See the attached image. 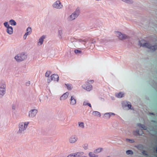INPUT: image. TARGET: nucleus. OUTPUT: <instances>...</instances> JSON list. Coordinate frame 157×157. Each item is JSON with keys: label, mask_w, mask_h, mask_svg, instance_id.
<instances>
[{"label": "nucleus", "mask_w": 157, "mask_h": 157, "mask_svg": "<svg viewBox=\"0 0 157 157\" xmlns=\"http://www.w3.org/2000/svg\"><path fill=\"white\" fill-rule=\"evenodd\" d=\"M59 34L61 36V38H62L61 34L62 33V31L61 30H59L58 32Z\"/></svg>", "instance_id": "obj_35"}, {"label": "nucleus", "mask_w": 157, "mask_h": 157, "mask_svg": "<svg viewBox=\"0 0 157 157\" xmlns=\"http://www.w3.org/2000/svg\"><path fill=\"white\" fill-rule=\"evenodd\" d=\"M116 35L119 38L120 40H123L126 39L127 36L124 35L122 34L121 33L118 32H116Z\"/></svg>", "instance_id": "obj_7"}, {"label": "nucleus", "mask_w": 157, "mask_h": 157, "mask_svg": "<svg viewBox=\"0 0 157 157\" xmlns=\"http://www.w3.org/2000/svg\"><path fill=\"white\" fill-rule=\"evenodd\" d=\"M12 108H13V109H15V108L14 107V106H13Z\"/></svg>", "instance_id": "obj_41"}, {"label": "nucleus", "mask_w": 157, "mask_h": 157, "mask_svg": "<svg viewBox=\"0 0 157 157\" xmlns=\"http://www.w3.org/2000/svg\"><path fill=\"white\" fill-rule=\"evenodd\" d=\"M74 52L76 54H77L78 53H81L82 52L81 51L78 50H75Z\"/></svg>", "instance_id": "obj_29"}, {"label": "nucleus", "mask_w": 157, "mask_h": 157, "mask_svg": "<svg viewBox=\"0 0 157 157\" xmlns=\"http://www.w3.org/2000/svg\"><path fill=\"white\" fill-rule=\"evenodd\" d=\"M142 153L144 155L146 156L147 155V152L146 151L144 150L142 151Z\"/></svg>", "instance_id": "obj_32"}, {"label": "nucleus", "mask_w": 157, "mask_h": 157, "mask_svg": "<svg viewBox=\"0 0 157 157\" xmlns=\"http://www.w3.org/2000/svg\"><path fill=\"white\" fill-rule=\"evenodd\" d=\"M88 146V145L87 144H85L83 146V147L85 149H87Z\"/></svg>", "instance_id": "obj_31"}, {"label": "nucleus", "mask_w": 157, "mask_h": 157, "mask_svg": "<svg viewBox=\"0 0 157 157\" xmlns=\"http://www.w3.org/2000/svg\"><path fill=\"white\" fill-rule=\"evenodd\" d=\"M53 6L54 8L59 9L61 8L63 6L59 1H57L53 4Z\"/></svg>", "instance_id": "obj_6"}, {"label": "nucleus", "mask_w": 157, "mask_h": 157, "mask_svg": "<svg viewBox=\"0 0 157 157\" xmlns=\"http://www.w3.org/2000/svg\"><path fill=\"white\" fill-rule=\"evenodd\" d=\"M76 103V100L75 97L73 96H71L70 99V104L72 105H74Z\"/></svg>", "instance_id": "obj_11"}, {"label": "nucleus", "mask_w": 157, "mask_h": 157, "mask_svg": "<svg viewBox=\"0 0 157 157\" xmlns=\"http://www.w3.org/2000/svg\"><path fill=\"white\" fill-rule=\"evenodd\" d=\"M29 122H27L24 123L23 122L19 124V131L20 132H21L25 130L27 128Z\"/></svg>", "instance_id": "obj_3"}, {"label": "nucleus", "mask_w": 157, "mask_h": 157, "mask_svg": "<svg viewBox=\"0 0 157 157\" xmlns=\"http://www.w3.org/2000/svg\"><path fill=\"white\" fill-rule=\"evenodd\" d=\"M126 154L127 155L131 154L132 155L133 154V152L131 150H128L126 152Z\"/></svg>", "instance_id": "obj_25"}, {"label": "nucleus", "mask_w": 157, "mask_h": 157, "mask_svg": "<svg viewBox=\"0 0 157 157\" xmlns=\"http://www.w3.org/2000/svg\"><path fill=\"white\" fill-rule=\"evenodd\" d=\"M26 31L27 32L25 33H27L28 35L29 34L31 33L32 31L31 28L30 27H28L26 30Z\"/></svg>", "instance_id": "obj_20"}, {"label": "nucleus", "mask_w": 157, "mask_h": 157, "mask_svg": "<svg viewBox=\"0 0 157 157\" xmlns=\"http://www.w3.org/2000/svg\"><path fill=\"white\" fill-rule=\"evenodd\" d=\"M151 114H152V115H154L153 113H152Z\"/></svg>", "instance_id": "obj_43"}, {"label": "nucleus", "mask_w": 157, "mask_h": 157, "mask_svg": "<svg viewBox=\"0 0 157 157\" xmlns=\"http://www.w3.org/2000/svg\"><path fill=\"white\" fill-rule=\"evenodd\" d=\"M52 80H51V79H48V83H49Z\"/></svg>", "instance_id": "obj_38"}, {"label": "nucleus", "mask_w": 157, "mask_h": 157, "mask_svg": "<svg viewBox=\"0 0 157 157\" xmlns=\"http://www.w3.org/2000/svg\"><path fill=\"white\" fill-rule=\"evenodd\" d=\"M69 93L68 92H66L64 94L60 97V99L61 100H64L67 98L68 97Z\"/></svg>", "instance_id": "obj_10"}, {"label": "nucleus", "mask_w": 157, "mask_h": 157, "mask_svg": "<svg viewBox=\"0 0 157 157\" xmlns=\"http://www.w3.org/2000/svg\"><path fill=\"white\" fill-rule=\"evenodd\" d=\"M102 150V148H98L94 151V152L95 153H98L100 152Z\"/></svg>", "instance_id": "obj_23"}, {"label": "nucleus", "mask_w": 157, "mask_h": 157, "mask_svg": "<svg viewBox=\"0 0 157 157\" xmlns=\"http://www.w3.org/2000/svg\"><path fill=\"white\" fill-rule=\"evenodd\" d=\"M94 82V81L93 80H90L88 81L87 82L89 83H92Z\"/></svg>", "instance_id": "obj_34"}, {"label": "nucleus", "mask_w": 157, "mask_h": 157, "mask_svg": "<svg viewBox=\"0 0 157 157\" xmlns=\"http://www.w3.org/2000/svg\"><path fill=\"white\" fill-rule=\"evenodd\" d=\"M127 106L129 109H130L131 108L132 105L131 104H128Z\"/></svg>", "instance_id": "obj_37"}, {"label": "nucleus", "mask_w": 157, "mask_h": 157, "mask_svg": "<svg viewBox=\"0 0 157 157\" xmlns=\"http://www.w3.org/2000/svg\"><path fill=\"white\" fill-rule=\"evenodd\" d=\"M139 44L140 46H142L143 47L147 48L153 51L157 49V45L152 46L148 43H144L142 44L141 43V41H139Z\"/></svg>", "instance_id": "obj_1"}, {"label": "nucleus", "mask_w": 157, "mask_h": 157, "mask_svg": "<svg viewBox=\"0 0 157 157\" xmlns=\"http://www.w3.org/2000/svg\"><path fill=\"white\" fill-rule=\"evenodd\" d=\"M51 74V72L49 71H47L45 74V76L46 77H48Z\"/></svg>", "instance_id": "obj_27"}, {"label": "nucleus", "mask_w": 157, "mask_h": 157, "mask_svg": "<svg viewBox=\"0 0 157 157\" xmlns=\"http://www.w3.org/2000/svg\"><path fill=\"white\" fill-rule=\"evenodd\" d=\"M26 58V56L25 54L22 53L17 55L15 57V59L17 62H21L25 60Z\"/></svg>", "instance_id": "obj_2"}, {"label": "nucleus", "mask_w": 157, "mask_h": 157, "mask_svg": "<svg viewBox=\"0 0 157 157\" xmlns=\"http://www.w3.org/2000/svg\"><path fill=\"white\" fill-rule=\"evenodd\" d=\"M4 26L6 27L7 28H8V27H10V26H9V25L8 24V22H6L4 23Z\"/></svg>", "instance_id": "obj_30"}, {"label": "nucleus", "mask_w": 157, "mask_h": 157, "mask_svg": "<svg viewBox=\"0 0 157 157\" xmlns=\"http://www.w3.org/2000/svg\"><path fill=\"white\" fill-rule=\"evenodd\" d=\"M92 86L91 85H90L86 87L85 88H84L88 91H90L91 90Z\"/></svg>", "instance_id": "obj_19"}, {"label": "nucleus", "mask_w": 157, "mask_h": 157, "mask_svg": "<svg viewBox=\"0 0 157 157\" xmlns=\"http://www.w3.org/2000/svg\"><path fill=\"white\" fill-rule=\"evenodd\" d=\"M10 23L11 25H16V22L13 20H10Z\"/></svg>", "instance_id": "obj_21"}, {"label": "nucleus", "mask_w": 157, "mask_h": 157, "mask_svg": "<svg viewBox=\"0 0 157 157\" xmlns=\"http://www.w3.org/2000/svg\"><path fill=\"white\" fill-rule=\"evenodd\" d=\"M105 114L108 115L109 117H110L112 115H114V114L113 113H106Z\"/></svg>", "instance_id": "obj_33"}, {"label": "nucleus", "mask_w": 157, "mask_h": 157, "mask_svg": "<svg viewBox=\"0 0 157 157\" xmlns=\"http://www.w3.org/2000/svg\"><path fill=\"white\" fill-rule=\"evenodd\" d=\"M79 10L78 9H77L75 11L72 13L70 16L71 20H73L77 17L79 14Z\"/></svg>", "instance_id": "obj_5"}, {"label": "nucleus", "mask_w": 157, "mask_h": 157, "mask_svg": "<svg viewBox=\"0 0 157 157\" xmlns=\"http://www.w3.org/2000/svg\"><path fill=\"white\" fill-rule=\"evenodd\" d=\"M124 94L121 92H119V93L117 94H115L116 96L119 98H120L123 97Z\"/></svg>", "instance_id": "obj_15"}, {"label": "nucleus", "mask_w": 157, "mask_h": 157, "mask_svg": "<svg viewBox=\"0 0 157 157\" xmlns=\"http://www.w3.org/2000/svg\"><path fill=\"white\" fill-rule=\"evenodd\" d=\"M28 35V34H27V33H25V35H24V39H25L26 38L27 36Z\"/></svg>", "instance_id": "obj_36"}, {"label": "nucleus", "mask_w": 157, "mask_h": 157, "mask_svg": "<svg viewBox=\"0 0 157 157\" xmlns=\"http://www.w3.org/2000/svg\"><path fill=\"white\" fill-rule=\"evenodd\" d=\"M156 152H157V147L156 149Z\"/></svg>", "instance_id": "obj_42"}, {"label": "nucleus", "mask_w": 157, "mask_h": 157, "mask_svg": "<svg viewBox=\"0 0 157 157\" xmlns=\"http://www.w3.org/2000/svg\"><path fill=\"white\" fill-rule=\"evenodd\" d=\"M51 80L58 81L59 80V76L57 75H53L51 76Z\"/></svg>", "instance_id": "obj_12"}, {"label": "nucleus", "mask_w": 157, "mask_h": 157, "mask_svg": "<svg viewBox=\"0 0 157 157\" xmlns=\"http://www.w3.org/2000/svg\"><path fill=\"white\" fill-rule=\"evenodd\" d=\"M83 105H88L90 108H91V107H92L90 104L89 103H87L86 102H83Z\"/></svg>", "instance_id": "obj_26"}, {"label": "nucleus", "mask_w": 157, "mask_h": 157, "mask_svg": "<svg viewBox=\"0 0 157 157\" xmlns=\"http://www.w3.org/2000/svg\"><path fill=\"white\" fill-rule=\"evenodd\" d=\"M137 125L139 128H142L140 129L139 130L137 131L136 132L139 135H142L144 134L143 129L144 130H146L147 128L144 125H142L141 124L139 123L137 124Z\"/></svg>", "instance_id": "obj_4"}, {"label": "nucleus", "mask_w": 157, "mask_h": 157, "mask_svg": "<svg viewBox=\"0 0 157 157\" xmlns=\"http://www.w3.org/2000/svg\"><path fill=\"white\" fill-rule=\"evenodd\" d=\"M78 140V138L75 136H72L69 139L70 142L71 143H75Z\"/></svg>", "instance_id": "obj_9"}, {"label": "nucleus", "mask_w": 157, "mask_h": 157, "mask_svg": "<svg viewBox=\"0 0 157 157\" xmlns=\"http://www.w3.org/2000/svg\"><path fill=\"white\" fill-rule=\"evenodd\" d=\"M65 85L66 86L68 90H71L73 88V86L71 84H65Z\"/></svg>", "instance_id": "obj_18"}, {"label": "nucleus", "mask_w": 157, "mask_h": 157, "mask_svg": "<svg viewBox=\"0 0 157 157\" xmlns=\"http://www.w3.org/2000/svg\"><path fill=\"white\" fill-rule=\"evenodd\" d=\"M92 114L95 116L99 117L101 116L100 113L98 111H94L93 112Z\"/></svg>", "instance_id": "obj_16"}, {"label": "nucleus", "mask_w": 157, "mask_h": 157, "mask_svg": "<svg viewBox=\"0 0 157 157\" xmlns=\"http://www.w3.org/2000/svg\"><path fill=\"white\" fill-rule=\"evenodd\" d=\"M122 1L129 3H132V0H122Z\"/></svg>", "instance_id": "obj_28"}, {"label": "nucleus", "mask_w": 157, "mask_h": 157, "mask_svg": "<svg viewBox=\"0 0 157 157\" xmlns=\"http://www.w3.org/2000/svg\"><path fill=\"white\" fill-rule=\"evenodd\" d=\"M37 112L36 109H33L29 113V116L30 117H33L35 116Z\"/></svg>", "instance_id": "obj_8"}, {"label": "nucleus", "mask_w": 157, "mask_h": 157, "mask_svg": "<svg viewBox=\"0 0 157 157\" xmlns=\"http://www.w3.org/2000/svg\"><path fill=\"white\" fill-rule=\"evenodd\" d=\"M89 155L90 157H98L96 155L92 152H90L89 153Z\"/></svg>", "instance_id": "obj_24"}, {"label": "nucleus", "mask_w": 157, "mask_h": 157, "mask_svg": "<svg viewBox=\"0 0 157 157\" xmlns=\"http://www.w3.org/2000/svg\"><path fill=\"white\" fill-rule=\"evenodd\" d=\"M78 125L79 126L82 128H83L84 127V123L82 122H78Z\"/></svg>", "instance_id": "obj_22"}, {"label": "nucleus", "mask_w": 157, "mask_h": 157, "mask_svg": "<svg viewBox=\"0 0 157 157\" xmlns=\"http://www.w3.org/2000/svg\"><path fill=\"white\" fill-rule=\"evenodd\" d=\"M27 84H30V82L29 81L27 83Z\"/></svg>", "instance_id": "obj_40"}, {"label": "nucleus", "mask_w": 157, "mask_h": 157, "mask_svg": "<svg viewBox=\"0 0 157 157\" xmlns=\"http://www.w3.org/2000/svg\"><path fill=\"white\" fill-rule=\"evenodd\" d=\"M109 157V156H108V157Z\"/></svg>", "instance_id": "obj_44"}, {"label": "nucleus", "mask_w": 157, "mask_h": 157, "mask_svg": "<svg viewBox=\"0 0 157 157\" xmlns=\"http://www.w3.org/2000/svg\"><path fill=\"white\" fill-rule=\"evenodd\" d=\"M7 32L9 34H12L13 33V28L11 26L8 27L7 29Z\"/></svg>", "instance_id": "obj_13"}, {"label": "nucleus", "mask_w": 157, "mask_h": 157, "mask_svg": "<svg viewBox=\"0 0 157 157\" xmlns=\"http://www.w3.org/2000/svg\"><path fill=\"white\" fill-rule=\"evenodd\" d=\"M80 154V153L77 152L75 154H72L69 155L67 157H77Z\"/></svg>", "instance_id": "obj_14"}, {"label": "nucleus", "mask_w": 157, "mask_h": 157, "mask_svg": "<svg viewBox=\"0 0 157 157\" xmlns=\"http://www.w3.org/2000/svg\"><path fill=\"white\" fill-rule=\"evenodd\" d=\"M130 140V141H131V143H133L134 142V140Z\"/></svg>", "instance_id": "obj_39"}, {"label": "nucleus", "mask_w": 157, "mask_h": 157, "mask_svg": "<svg viewBox=\"0 0 157 157\" xmlns=\"http://www.w3.org/2000/svg\"><path fill=\"white\" fill-rule=\"evenodd\" d=\"M45 38V36H43L39 39V43L40 44V45H41L42 44Z\"/></svg>", "instance_id": "obj_17"}]
</instances>
